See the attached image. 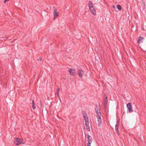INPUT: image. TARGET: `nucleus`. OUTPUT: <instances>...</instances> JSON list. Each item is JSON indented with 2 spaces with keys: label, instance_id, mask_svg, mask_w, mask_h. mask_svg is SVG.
Listing matches in <instances>:
<instances>
[{
  "label": "nucleus",
  "instance_id": "19",
  "mask_svg": "<svg viewBox=\"0 0 146 146\" xmlns=\"http://www.w3.org/2000/svg\"><path fill=\"white\" fill-rule=\"evenodd\" d=\"M59 90H60V89H59V88H58L57 89V94H58V96L59 97Z\"/></svg>",
  "mask_w": 146,
  "mask_h": 146
},
{
  "label": "nucleus",
  "instance_id": "23",
  "mask_svg": "<svg viewBox=\"0 0 146 146\" xmlns=\"http://www.w3.org/2000/svg\"><path fill=\"white\" fill-rule=\"evenodd\" d=\"M105 100H106V101H108V100H107V97H106V99H105Z\"/></svg>",
  "mask_w": 146,
  "mask_h": 146
},
{
  "label": "nucleus",
  "instance_id": "16",
  "mask_svg": "<svg viewBox=\"0 0 146 146\" xmlns=\"http://www.w3.org/2000/svg\"><path fill=\"white\" fill-rule=\"evenodd\" d=\"M117 9H118V10H119V11H121V7L120 5H117Z\"/></svg>",
  "mask_w": 146,
  "mask_h": 146
},
{
  "label": "nucleus",
  "instance_id": "8",
  "mask_svg": "<svg viewBox=\"0 0 146 146\" xmlns=\"http://www.w3.org/2000/svg\"><path fill=\"white\" fill-rule=\"evenodd\" d=\"M118 126H119V121L117 120L116 122V124L115 125V129L116 130V131L118 135L119 134V130H118Z\"/></svg>",
  "mask_w": 146,
  "mask_h": 146
},
{
  "label": "nucleus",
  "instance_id": "10",
  "mask_svg": "<svg viewBox=\"0 0 146 146\" xmlns=\"http://www.w3.org/2000/svg\"><path fill=\"white\" fill-rule=\"evenodd\" d=\"M85 124L87 129L88 131H90V126L89 125V121H87V122H85Z\"/></svg>",
  "mask_w": 146,
  "mask_h": 146
},
{
  "label": "nucleus",
  "instance_id": "7",
  "mask_svg": "<svg viewBox=\"0 0 146 146\" xmlns=\"http://www.w3.org/2000/svg\"><path fill=\"white\" fill-rule=\"evenodd\" d=\"M127 106L128 108L129 111L130 113L132 112L133 110L132 109L131 103H129L127 104Z\"/></svg>",
  "mask_w": 146,
  "mask_h": 146
},
{
  "label": "nucleus",
  "instance_id": "20",
  "mask_svg": "<svg viewBox=\"0 0 146 146\" xmlns=\"http://www.w3.org/2000/svg\"><path fill=\"white\" fill-rule=\"evenodd\" d=\"M96 108H95V110H99L98 105L97 104H95Z\"/></svg>",
  "mask_w": 146,
  "mask_h": 146
},
{
  "label": "nucleus",
  "instance_id": "5",
  "mask_svg": "<svg viewBox=\"0 0 146 146\" xmlns=\"http://www.w3.org/2000/svg\"><path fill=\"white\" fill-rule=\"evenodd\" d=\"M68 71L71 75H74L75 73V70L72 68L68 69Z\"/></svg>",
  "mask_w": 146,
  "mask_h": 146
},
{
  "label": "nucleus",
  "instance_id": "18",
  "mask_svg": "<svg viewBox=\"0 0 146 146\" xmlns=\"http://www.w3.org/2000/svg\"><path fill=\"white\" fill-rule=\"evenodd\" d=\"M96 112V113L97 115L101 114V112L100 110H95Z\"/></svg>",
  "mask_w": 146,
  "mask_h": 146
},
{
  "label": "nucleus",
  "instance_id": "6",
  "mask_svg": "<svg viewBox=\"0 0 146 146\" xmlns=\"http://www.w3.org/2000/svg\"><path fill=\"white\" fill-rule=\"evenodd\" d=\"M54 19V20L56 17H57L59 16L58 13L57 12V10L56 9H55L53 12Z\"/></svg>",
  "mask_w": 146,
  "mask_h": 146
},
{
  "label": "nucleus",
  "instance_id": "11",
  "mask_svg": "<svg viewBox=\"0 0 146 146\" xmlns=\"http://www.w3.org/2000/svg\"><path fill=\"white\" fill-rule=\"evenodd\" d=\"M90 9L92 13L94 15H96V12L94 7L91 8Z\"/></svg>",
  "mask_w": 146,
  "mask_h": 146
},
{
  "label": "nucleus",
  "instance_id": "14",
  "mask_svg": "<svg viewBox=\"0 0 146 146\" xmlns=\"http://www.w3.org/2000/svg\"><path fill=\"white\" fill-rule=\"evenodd\" d=\"M107 102L108 101H106V100H105L104 101V109H106V108L107 106Z\"/></svg>",
  "mask_w": 146,
  "mask_h": 146
},
{
  "label": "nucleus",
  "instance_id": "9",
  "mask_svg": "<svg viewBox=\"0 0 146 146\" xmlns=\"http://www.w3.org/2000/svg\"><path fill=\"white\" fill-rule=\"evenodd\" d=\"M88 143H91L92 141V137L89 134H88Z\"/></svg>",
  "mask_w": 146,
  "mask_h": 146
},
{
  "label": "nucleus",
  "instance_id": "13",
  "mask_svg": "<svg viewBox=\"0 0 146 146\" xmlns=\"http://www.w3.org/2000/svg\"><path fill=\"white\" fill-rule=\"evenodd\" d=\"M144 38L141 36H139V37L138 40V43H140V42L142 41V40L144 39Z\"/></svg>",
  "mask_w": 146,
  "mask_h": 146
},
{
  "label": "nucleus",
  "instance_id": "22",
  "mask_svg": "<svg viewBox=\"0 0 146 146\" xmlns=\"http://www.w3.org/2000/svg\"><path fill=\"white\" fill-rule=\"evenodd\" d=\"M38 60L41 61L42 60V58L40 57L38 59Z\"/></svg>",
  "mask_w": 146,
  "mask_h": 146
},
{
  "label": "nucleus",
  "instance_id": "17",
  "mask_svg": "<svg viewBox=\"0 0 146 146\" xmlns=\"http://www.w3.org/2000/svg\"><path fill=\"white\" fill-rule=\"evenodd\" d=\"M142 1L143 2V4L142 6L143 7V9H144L145 8V4L143 0H142Z\"/></svg>",
  "mask_w": 146,
  "mask_h": 146
},
{
  "label": "nucleus",
  "instance_id": "15",
  "mask_svg": "<svg viewBox=\"0 0 146 146\" xmlns=\"http://www.w3.org/2000/svg\"><path fill=\"white\" fill-rule=\"evenodd\" d=\"M32 108L34 110L36 108V106L35 105L34 101L33 100H32Z\"/></svg>",
  "mask_w": 146,
  "mask_h": 146
},
{
  "label": "nucleus",
  "instance_id": "3",
  "mask_svg": "<svg viewBox=\"0 0 146 146\" xmlns=\"http://www.w3.org/2000/svg\"><path fill=\"white\" fill-rule=\"evenodd\" d=\"M83 117L84 118V119L85 120V122H86L87 121H88V116L86 113L85 111H83Z\"/></svg>",
  "mask_w": 146,
  "mask_h": 146
},
{
  "label": "nucleus",
  "instance_id": "1",
  "mask_svg": "<svg viewBox=\"0 0 146 146\" xmlns=\"http://www.w3.org/2000/svg\"><path fill=\"white\" fill-rule=\"evenodd\" d=\"M101 114L97 115V121L98 122V125L100 126L102 124V120L101 118Z\"/></svg>",
  "mask_w": 146,
  "mask_h": 146
},
{
  "label": "nucleus",
  "instance_id": "21",
  "mask_svg": "<svg viewBox=\"0 0 146 146\" xmlns=\"http://www.w3.org/2000/svg\"><path fill=\"white\" fill-rule=\"evenodd\" d=\"M91 143H88L87 144V146H91Z\"/></svg>",
  "mask_w": 146,
  "mask_h": 146
},
{
  "label": "nucleus",
  "instance_id": "2",
  "mask_svg": "<svg viewBox=\"0 0 146 146\" xmlns=\"http://www.w3.org/2000/svg\"><path fill=\"white\" fill-rule=\"evenodd\" d=\"M15 143L16 145H19L21 144H24V143H22L21 140L19 138H17L15 142Z\"/></svg>",
  "mask_w": 146,
  "mask_h": 146
},
{
  "label": "nucleus",
  "instance_id": "4",
  "mask_svg": "<svg viewBox=\"0 0 146 146\" xmlns=\"http://www.w3.org/2000/svg\"><path fill=\"white\" fill-rule=\"evenodd\" d=\"M78 76L80 78H82L84 73V71H83L82 70H80L79 68H78Z\"/></svg>",
  "mask_w": 146,
  "mask_h": 146
},
{
  "label": "nucleus",
  "instance_id": "12",
  "mask_svg": "<svg viewBox=\"0 0 146 146\" xmlns=\"http://www.w3.org/2000/svg\"><path fill=\"white\" fill-rule=\"evenodd\" d=\"M89 6L90 9L94 7L93 4L92 2L91 1H90L89 2Z\"/></svg>",
  "mask_w": 146,
  "mask_h": 146
}]
</instances>
